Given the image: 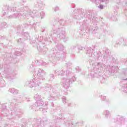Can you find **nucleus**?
<instances>
[{
    "mask_svg": "<svg viewBox=\"0 0 127 127\" xmlns=\"http://www.w3.org/2000/svg\"><path fill=\"white\" fill-rule=\"evenodd\" d=\"M100 8H103V5H101L100 6Z\"/></svg>",
    "mask_w": 127,
    "mask_h": 127,
    "instance_id": "nucleus-1",
    "label": "nucleus"
}]
</instances>
